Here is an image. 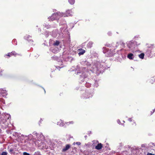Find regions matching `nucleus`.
<instances>
[{
    "label": "nucleus",
    "mask_w": 155,
    "mask_h": 155,
    "mask_svg": "<svg viewBox=\"0 0 155 155\" xmlns=\"http://www.w3.org/2000/svg\"><path fill=\"white\" fill-rule=\"evenodd\" d=\"M110 44H106L105 45L106 46H107V47H109V46H110Z\"/></svg>",
    "instance_id": "obj_21"
},
{
    "label": "nucleus",
    "mask_w": 155,
    "mask_h": 155,
    "mask_svg": "<svg viewBox=\"0 0 155 155\" xmlns=\"http://www.w3.org/2000/svg\"><path fill=\"white\" fill-rule=\"evenodd\" d=\"M17 55H18V54L16 53L15 51H12L11 53H8V54H6L5 55L8 56L9 57L12 56H16Z\"/></svg>",
    "instance_id": "obj_2"
},
{
    "label": "nucleus",
    "mask_w": 155,
    "mask_h": 155,
    "mask_svg": "<svg viewBox=\"0 0 155 155\" xmlns=\"http://www.w3.org/2000/svg\"><path fill=\"white\" fill-rule=\"evenodd\" d=\"M57 124L58 125L61 126H63L64 125V123H63L61 120H60V121L58 122Z\"/></svg>",
    "instance_id": "obj_10"
},
{
    "label": "nucleus",
    "mask_w": 155,
    "mask_h": 155,
    "mask_svg": "<svg viewBox=\"0 0 155 155\" xmlns=\"http://www.w3.org/2000/svg\"><path fill=\"white\" fill-rule=\"evenodd\" d=\"M103 145L101 143H98L97 145L95 147V149L99 150L101 149Z\"/></svg>",
    "instance_id": "obj_6"
},
{
    "label": "nucleus",
    "mask_w": 155,
    "mask_h": 155,
    "mask_svg": "<svg viewBox=\"0 0 155 155\" xmlns=\"http://www.w3.org/2000/svg\"><path fill=\"white\" fill-rule=\"evenodd\" d=\"M133 56V54L132 53H130L128 54L127 55V58H129L130 59H133V58L132 57Z\"/></svg>",
    "instance_id": "obj_8"
},
{
    "label": "nucleus",
    "mask_w": 155,
    "mask_h": 155,
    "mask_svg": "<svg viewBox=\"0 0 155 155\" xmlns=\"http://www.w3.org/2000/svg\"><path fill=\"white\" fill-rule=\"evenodd\" d=\"M88 95V93H86L84 94V96L85 98H89V97H88L87 96Z\"/></svg>",
    "instance_id": "obj_13"
},
{
    "label": "nucleus",
    "mask_w": 155,
    "mask_h": 155,
    "mask_svg": "<svg viewBox=\"0 0 155 155\" xmlns=\"http://www.w3.org/2000/svg\"><path fill=\"white\" fill-rule=\"evenodd\" d=\"M13 151V149L12 148H11L9 150V152L10 153H12Z\"/></svg>",
    "instance_id": "obj_17"
},
{
    "label": "nucleus",
    "mask_w": 155,
    "mask_h": 155,
    "mask_svg": "<svg viewBox=\"0 0 155 155\" xmlns=\"http://www.w3.org/2000/svg\"><path fill=\"white\" fill-rule=\"evenodd\" d=\"M128 121L130 122V124L132 125V127H134L136 125V124L134 120H133L131 118L128 119Z\"/></svg>",
    "instance_id": "obj_3"
},
{
    "label": "nucleus",
    "mask_w": 155,
    "mask_h": 155,
    "mask_svg": "<svg viewBox=\"0 0 155 155\" xmlns=\"http://www.w3.org/2000/svg\"><path fill=\"white\" fill-rule=\"evenodd\" d=\"M147 155H155L154 154H152V153H148Z\"/></svg>",
    "instance_id": "obj_19"
},
{
    "label": "nucleus",
    "mask_w": 155,
    "mask_h": 155,
    "mask_svg": "<svg viewBox=\"0 0 155 155\" xmlns=\"http://www.w3.org/2000/svg\"><path fill=\"white\" fill-rule=\"evenodd\" d=\"M59 16V14L58 12L54 13L50 18L51 21H53L55 19H57Z\"/></svg>",
    "instance_id": "obj_1"
},
{
    "label": "nucleus",
    "mask_w": 155,
    "mask_h": 155,
    "mask_svg": "<svg viewBox=\"0 0 155 155\" xmlns=\"http://www.w3.org/2000/svg\"><path fill=\"white\" fill-rule=\"evenodd\" d=\"M152 144L153 145V143H150V146H151Z\"/></svg>",
    "instance_id": "obj_22"
},
{
    "label": "nucleus",
    "mask_w": 155,
    "mask_h": 155,
    "mask_svg": "<svg viewBox=\"0 0 155 155\" xmlns=\"http://www.w3.org/2000/svg\"><path fill=\"white\" fill-rule=\"evenodd\" d=\"M59 44V42L58 41H56L53 44L54 45L58 46Z\"/></svg>",
    "instance_id": "obj_12"
},
{
    "label": "nucleus",
    "mask_w": 155,
    "mask_h": 155,
    "mask_svg": "<svg viewBox=\"0 0 155 155\" xmlns=\"http://www.w3.org/2000/svg\"><path fill=\"white\" fill-rule=\"evenodd\" d=\"M68 1L71 5H73L75 3V0H68Z\"/></svg>",
    "instance_id": "obj_11"
},
{
    "label": "nucleus",
    "mask_w": 155,
    "mask_h": 155,
    "mask_svg": "<svg viewBox=\"0 0 155 155\" xmlns=\"http://www.w3.org/2000/svg\"><path fill=\"white\" fill-rule=\"evenodd\" d=\"M141 147H146V145L145 144H142L141 145Z\"/></svg>",
    "instance_id": "obj_18"
},
{
    "label": "nucleus",
    "mask_w": 155,
    "mask_h": 155,
    "mask_svg": "<svg viewBox=\"0 0 155 155\" xmlns=\"http://www.w3.org/2000/svg\"><path fill=\"white\" fill-rule=\"evenodd\" d=\"M144 54L143 53H142L139 55V57L141 59H143L144 58Z\"/></svg>",
    "instance_id": "obj_9"
},
{
    "label": "nucleus",
    "mask_w": 155,
    "mask_h": 155,
    "mask_svg": "<svg viewBox=\"0 0 155 155\" xmlns=\"http://www.w3.org/2000/svg\"><path fill=\"white\" fill-rule=\"evenodd\" d=\"M23 155H30V154L26 152H24L23 153Z\"/></svg>",
    "instance_id": "obj_16"
},
{
    "label": "nucleus",
    "mask_w": 155,
    "mask_h": 155,
    "mask_svg": "<svg viewBox=\"0 0 155 155\" xmlns=\"http://www.w3.org/2000/svg\"><path fill=\"white\" fill-rule=\"evenodd\" d=\"M72 11L71 10H68L66 12V14L67 16L72 15Z\"/></svg>",
    "instance_id": "obj_7"
},
{
    "label": "nucleus",
    "mask_w": 155,
    "mask_h": 155,
    "mask_svg": "<svg viewBox=\"0 0 155 155\" xmlns=\"http://www.w3.org/2000/svg\"><path fill=\"white\" fill-rule=\"evenodd\" d=\"M74 123V122L73 121H69L67 123L68 124H73Z\"/></svg>",
    "instance_id": "obj_15"
},
{
    "label": "nucleus",
    "mask_w": 155,
    "mask_h": 155,
    "mask_svg": "<svg viewBox=\"0 0 155 155\" xmlns=\"http://www.w3.org/2000/svg\"><path fill=\"white\" fill-rule=\"evenodd\" d=\"M71 147V146L69 144H66L65 147L63 148L62 150V151L64 152L68 150Z\"/></svg>",
    "instance_id": "obj_4"
},
{
    "label": "nucleus",
    "mask_w": 155,
    "mask_h": 155,
    "mask_svg": "<svg viewBox=\"0 0 155 155\" xmlns=\"http://www.w3.org/2000/svg\"><path fill=\"white\" fill-rule=\"evenodd\" d=\"M81 143L80 142H77L76 143V144L78 145H79L81 144Z\"/></svg>",
    "instance_id": "obj_20"
},
{
    "label": "nucleus",
    "mask_w": 155,
    "mask_h": 155,
    "mask_svg": "<svg viewBox=\"0 0 155 155\" xmlns=\"http://www.w3.org/2000/svg\"><path fill=\"white\" fill-rule=\"evenodd\" d=\"M89 44H91V45H92V42H89Z\"/></svg>",
    "instance_id": "obj_23"
},
{
    "label": "nucleus",
    "mask_w": 155,
    "mask_h": 155,
    "mask_svg": "<svg viewBox=\"0 0 155 155\" xmlns=\"http://www.w3.org/2000/svg\"><path fill=\"white\" fill-rule=\"evenodd\" d=\"M117 122L118 123H119V122H120V121L119 120H118L117 121Z\"/></svg>",
    "instance_id": "obj_24"
},
{
    "label": "nucleus",
    "mask_w": 155,
    "mask_h": 155,
    "mask_svg": "<svg viewBox=\"0 0 155 155\" xmlns=\"http://www.w3.org/2000/svg\"><path fill=\"white\" fill-rule=\"evenodd\" d=\"M78 51H79V52L78 53V54L79 56L83 54L85 52V51L82 48H80L78 49Z\"/></svg>",
    "instance_id": "obj_5"
},
{
    "label": "nucleus",
    "mask_w": 155,
    "mask_h": 155,
    "mask_svg": "<svg viewBox=\"0 0 155 155\" xmlns=\"http://www.w3.org/2000/svg\"><path fill=\"white\" fill-rule=\"evenodd\" d=\"M7 153L6 152H3L1 155H7Z\"/></svg>",
    "instance_id": "obj_14"
}]
</instances>
